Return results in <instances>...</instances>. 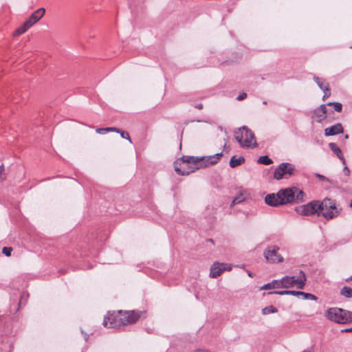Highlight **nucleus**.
Returning a JSON list of instances; mask_svg holds the SVG:
<instances>
[{
  "mask_svg": "<svg viewBox=\"0 0 352 352\" xmlns=\"http://www.w3.org/2000/svg\"><path fill=\"white\" fill-rule=\"evenodd\" d=\"M222 156V152L212 155L201 157L184 155L181 158L183 162L182 168L184 170H182L181 168L175 166V170L179 175H187L195 170L216 164Z\"/></svg>",
  "mask_w": 352,
  "mask_h": 352,
  "instance_id": "obj_1",
  "label": "nucleus"
},
{
  "mask_svg": "<svg viewBox=\"0 0 352 352\" xmlns=\"http://www.w3.org/2000/svg\"><path fill=\"white\" fill-rule=\"evenodd\" d=\"M296 211L305 216L317 214L326 220L330 219V199L326 198L323 201H314L307 204L300 206L296 208Z\"/></svg>",
  "mask_w": 352,
  "mask_h": 352,
  "instance_id": "obj_2",
  "label": "nucleus"
},
{
  "mask_svg": "<svg viewBox=\"0 0 352 352\" xmlns=\"http://www.w3.org/2000/svg\"><path fill=\"white\" fill-rule=\"evenodd\" d=\"M278 192L283 205L300 204L305 201V192L298 187L281 188Z\"/></svg>",
  "mask_w": 352,
  "mask_h": 352,
  "instance_id": "obj_3",
  "label": "nucleus"
},
{
  "mask_svg": "<svg viewBox=\"0 0 352 352\" xmlns=\"http://www.w3.org/2000/svg\"><path fill=\"white\" fill-rule=\"evenodd\" d=\"M234 138L242 148H254L257 145L254 133L245 126L234 131Z\"/></svg>",
  "mask_w": 352,
  "mask_h": 352,
  "instance_id": "obj_4",
  "label": "nucleus"
},
{
  "mask_svg": "<svg viewBox=\"0 0 352 352\" xmlns=\"http://www.w3.org/2000/svg\"><path fill=\"white\" fill-rule=\"evenodd\" d=\"M305 274L300 270L299 275L296 276H285L279 280L280 288H290L296 286L298 289H302L306 283Z\"/></svg>",
  "mask_w": 352,
  "mask_h": 352,
  "instance_id": "obj_5",
  "label": "nucleus"
},
{
  "mask_svg": "<svg viewBox=\"0 0 352 352\" xmlns=\"http://www.w3.org/2000/svg\"><path fill=\"white\" fill-rule=\"evenodd\" d=\"M295 171V166L291 163L283 162L280 164L274 171V178L276 180L288 179L292 176Z\"/></svg>",
  "mask_w": 352,
  "mask_h": 352,
  "instance_id": "obj_6",
  "label": "nucleus"
},
{
  "mask_svg": "<svg viewBox=\"0 0 352 352\" xmlns=\"http://www.w3.org/2000/svg\"><path fill=\"white\" fill-rule=\"evenodd\" d=\"M279 247L275 245H269L263 252V256L270 263H280L284 261L283 257L278 253Z\"/></svg>",
  "mask_w": 352,
  "mask_h": 352,
  "instance_id": "obj_7",
  "label": "nucleus"
},
{
  "mask_svg": "<svg viewBox=\"0 0 352 352\" xmlns=\"http://www.w3.org/2000/svg\"><path fill=\"white\" fill-rule=\"evenodd\" d=\"M351 312L340 308H331V320L340 324L352 321Z\"/></svg>",
  "mask_w": 352,
  "mask_h": 352,
  "instance_id": "obj_8",
  "label": "nucleus"
},
{
  "mask_svg": "<svg viewBox=\"0 0 352 352\" xmlns=\"http://www.w3.org/2000/svg\"><path fill=\"white\" fill-rule=\"evenodd\" d=\"M102 324L107 328H118L121 327L120 312H108L104 318Z\"/></svg>",
  "mask_w": 352,
  "mask_h": 352,
  "instance_id": "obj_9",
  "label": "nucleus"
},
{
  "mask_svg": "<svg viewBox=\"0 0 352 352\" xmlns=\"http://www.w3.org/2000/svg\"><path fill=\"white\" fill-rule=\"evenodd\" d=\"M120 312V321L121 326L127 325L135 322L139 318L140 314L139 312L135 311H119Z\"/></svg>",
  "mask_w": 352,
  "mask_h": 352,
  "instance_id": "obj_10",
  "label": "nucleus"
},
{
  "mask_svg": "<svg viewBox=\"0 0 352 352\" xmlns=\"http://www.w3.org/2000/svg\"><path fill=\"white\" fill-rule=\"evenodd\" d=\"M232 265L223 263H214L210 267V276L211 278H217L224 271H230Z\"/></svg>",
  "mask_w": 352,
  "mask_h": 352,
  "instance_id": "obj_11",
  "label": "nucleus"
},
{
  "mask_svg": "<svg viewBox=\"0 0 352 352\" xmlns=\"http://www.w3.org/2000/svg\"><path fill=\"white\" fill-rule=\"evenodd\" d=\"M330 106V102L320 105L315 109L312 114V119L317 122H322L327 118V107Z\"/></svg>",
  "mask_w": 352,
  "mask_h": 352,
  "instance_id": "obj_12",
  "label": "nucleus"
},
{
  "mask_svg": "<svg viewBox=\"0 0 352 352\" xmlns=\"http://www.w3.org/2000/svg\"><path fill=\"white\" fill-rule=\"evenodd\" d=\"M45 10L43 8H38L34 11L30 16L24 22L25 26L31 28L33 25L37 23L45 14Z\"/></svg>",
  "mask_w": 352,
  "mask_h": 352,
  "instance_id": "obj_13",
  "label": "nucleus"
},
{
  "mask_svg": "<svg viewBox=\"0 0 352 352\" xmlns=\"http://www.w3.org/2000/svg\"><path fill=\"white\" fill-rule=\"evenodd\" d=\"M265 202L267 205L272 207L283 206L279 192L268 194L265 197Z\"/></svg>",
  "mask_w": 352,
  "mask_h": 352,
  "instance_id": "obj_14",
  "label": "nucleus"
},
{
  "mask_svg": "<svg viewBox=\"0 0 352 352\" xmlns=\"http://www.w3.org/2000/svg\"><path fill=\"white\" fill-rule=\"evenodd\" d=\"M314 80L317 83L318 86L324 91L323 100H324V98L328 96L327 94V91H329L328 84H324L323 80L318 77H314Z\"/></svg>",
  "mask_w": 352,
  "mask_h": 352,
  "instance_id": "obj_15",
  "label": "nucleus"
},
{
  "mask_svg": "<svg viewBox=\"0 0 352 352\" xmlns=\"http://www.w3.org/2000/svg\"><path fill=\"white\" fill-rule=\"evenodd\" d=\"M275 288H280L279 280H273L272 282L263 285L261 287V290H267Z\"/></svg>",
  "mask_w": 352,
  "mask_h": 352,
  "instance_id": "obj_16",
  "label": "nucleus"
},
{
  "mask_svg": "<svg viewBox=\"0 0 352 352\" xmlns=\"http://www.w3.org/2000/svg\"><path fill=\"white\" fill-rule=\"evenodd\" d=\"M245 162V158L243 157H236V156L232 157L230 161V166L231 168H235L241 164H242Z\"/></svg>",
  "mask_w": 352,
  "mask_h": 352,
  "instance_id": "obj_17",
  "label": "nucleus"
},
{
  "mask_svg": "<svg viewBox=\"0 0 352 352\" xmlns=\"http://www.w3.org/2000/svg\"><path fill=\"white\" fill-rule=\"evenodd\" d=\"M297 297L301 298L304 300H316L317 297L315 295H313L309 293H305L303 292H297Z\"/></svg>",
  "mask_w": 352,
  "mask_h": 352,
  "instance_id": "obj_18",
  "label": "nucleus"
},
{
  "mask_svg": "<svg viewBox=\"0 0 352 352\" xmlns=\"http://www.w3.org/2000/svg\"><path fill=\"white\" fill-rule=\"evenodd\" d=\"M331 151L338 157V158L344 164V158L339 147L334 143H331Z\"/></svg>",
  "mask_w": 352,
  "mask_h": 352,
  "instance_id": "obj_19",
  "label": "nucleus"
},
{
  "mask_svg": "<svg viewBox=\"0 0 352 352\" xmlns=\"http://www.w3.org/2000/svg\"><path fill=\"white\" fill-rule=\"evenodd\" d=\"M30 28L25 26V23H23L20 27H19L13 33L14 36H18L24 32H25Z\"/></svg>",
  "mask_w": 352,
  "mask_h": 352,
  "instance_id": "obj_20",
  "label": "nucleus"
},
{
  "mask_svg": "<svg viewBox=\"0 0 352 352\" xmlns=\"http://www.w3.org/2000/svg\"><path fill=\"white\" fill-rule=\"evenodd\" d=\"M107 132H118V129L116 127H106L96 129V133L99 134H104Z\"/></svg>",
  "mask_w": 352,
  "mask_h": 352,
  "instance_id": "obj_21",
  "label": "nucleus"
},
{
  "mask_svg": "<svg viewBox=\"0 0 352 352\" xmlns=\"http://www.w3.org/2000/svg\"><path fill=\"white\" fill-rule=\"evenodd\" d=\"M298 291H292V290H283V291H276L273 292H270V294H275L278 295H292L296 296Z\"/></svg>",
  "mask_w": 352,
  "mask_h": 352,
  "instance_id": "obj_22",
  "label": "nucleus"
},
{
  "mask_svg": "<svg viewBox=\"0 0 352 352\" xmlns=\"http://www.w3.org/2000/svg\"><path fill=\"white\" fill-rule=\"evenodd\" d=\"M343 133V127L341 124H337L331 126V135Z\"/></svg>",
  "mask_w": 352,
  "mask_h": 352,
  "instance_id": "obj_23",
  "label": "nucleus"
},
{
  "mask_svg": "<svg viewBox=\"0 0 352 352\" xmlns=\"http://www.w3.org/2000/svg\"><path fill=\"white\" fill-rule=\"evenodd\" d=\"M257 162L259 164L265 165H270L273 163L272 159H270L267 155H263L259 157Z\"/></svg>",
  "mask_w": 352,
  "mask_h": 352,
  "instance_id": "obj_24",
  "label": "nucleus"
},
{
  "mask_svg": "<svg viewBox=\"0 0 352 352\" xmlns=\"http://www.w3.org/2000/svg\"><path fill=\"white\" fill-rule=\"evenodd\" d=\"M341 295L346 297V298H351L352 297V288L349 287H344L342 288L340 291Z\"/></svg>",
  "mask_w": 352,
  "mask_h": 352,
  "instance_id": "obj_25",
  "label": "nucleus"
},
{
  "mask_svg": "<svg viewBox=\"0 0 352 352\" xmlns=\"http://www.w3.org/2000/svg\"><path fill=\"white\" fill-rule=\"evenodd\" d=\"M277 311H278L277 309L275 308L272 305L266 307L262 309V311H261V312L263 315H268L270 314L276 313Z\"/></svg>",
  "mask_w": 352,
  "mask_h": 352,
  "instance_id": "obj_26",
  "label": "nucleus"
},
{
  "mask_svg": "<svg viewBox=\"0 0 352 352\" xmlns=\"http://www.w3.org/2000/svg\"><path fill=\"white\" fill-rule=\"evenodd\" d=\"M244 197L242 194H240L234 197L232 200V204L230 205L231 207L234 206L235 204L241 203L244 200Z\"/></svg>",
  "mask_w": 352,
  "mask_h": 352,
  "instance_id": "obj_27",
  "label": "nucleus"
},
{
  "mask_svg": "<svg viewBox=\"0 0 352 352\" xmlns=\"http://www.w3.org/2000/svg\"><path fill=\"white\" fill-rule=\"evenodd\" d=\"M118 133L120 134V136H121L122 138H124V139H126V140H129V142H131V143L132 142H131V138H130V136H129V133H128L127 132H125V131H121V130H120V129H118Z\"/></svg>",
  "mask_w": 352,
  "mask_h": 352,
  "instance_id": "obj_28",
  "label": "nucleus"
},
{
  "mask_svg": "<svg viewBox=\"0 0 352 352\" xmlns=\"http://www.w3.org/2000/svg\"><path fill=\"white\" fill-rule=\"evenodd\" d=\"M331 106H333L335 111L338 112H340L342 111V105L340 102H331Z\"/></svg>",
  "mask_w": 352,
  "mask_h": 352,
  "instance_id": "obj_29",
  "label": "nucleus"
},
{
  "mask_svg": "<svg viewBox=\"0 0 352 352\" xmlns=\"http://www.w3.org/2000/svg\"><path fill=\"white\" fill-rule=\"evenodd\" d=\"M12 251V248L10 247H4L2 250V253L5 254L6 256H10L11 255Z\"/></svg>",
  "mask_w": 352,
  "mask_h": 352,
  "instance_id": "obj_30",
  "label": "nucleus"
},
{
  "mask_svg": "<svg viewBox=\"0 0 352 352\" xmlns=\"http://www.w3.org/2000/svg\"><path fill=\"white\" fill-rule=\"evenodd\" d=\"M339 212L340 210L335 206V205L331 204V219L338 216Z\"/></svg>",
  "mask_w": 352,
  "mask_h": 352,
  "instance_id": "obj_31",
  "label": "nucleus"
},
{
  "mask_svg": "<svg viewBox=\"0 0 352 352\" xmlns=\"http://www.w3.org/2000/svg\"><path fill=\"white\" fill-rule=\"evenodd\" d=\"M247 97V94L245 93H242L241 94H239L237 98H236V100H243V99H245V98Z\"/></svg>",
  "mask_w": 352,
  "mask_h": 352,
  "instance_id": "obj_32",
  "label": "nucleus"
},
{
  "mask_svg": "<svg viewBox=\"0 0 352 352\" xmlns=\"http://www.w3.org/2000/svg\"><path fill=\"white\" fill-rule=\"evenodd\" d=\"M3 170H4L3 166L1 165L0 166V182L3 180L5 178V177L3 175Z\"/></svg>",
  "mask_w": 352,
  "mask_h": 352,
  "instance_id": "obj_33",
  "label": "nucleus"
},
{
  "mask_svg": "<svg viewBox=\"0 0 352 352\" xmlns=\"http://www.w3.org/2000/svg\"><path fill=\"white\" fill-rule=\"evenodd\" d=\"M315 175H316V177H317L318 178H319L320 179H324V180L329 181L328 178L325 177L324 176H323L320 174L316 173Z\"/></svg>",
  "mask_w": 352,
  "mask_h": 352,
  "instance_id": "obj_34",
  "label": "nucleus"
},
{
  "mask_svg": "<svg viewBox=\"0 0 352 352\" xmlns=\"http://www.w3.org/2000/svg\"><path fill=\"white\" fill-rule=\"evenodd\" d=\"M324 135L326 136H330V127H327L324 129Z\"/></svg>",
  "mask_w": 352,
  "mask_h": 352,
  "instance_id": "obj_35",
  "label": "nucleus"
},
{
  "mask_svg": "<svg viewBox=\"0 0 352 352\" xmlns=\"http://www.w3.org/2000/svg\"><path fill=\"white\" fill-rule=\"evenodd\" d=\"M325 316L327 318L330 319V309H327L325 311Z\"/></svg>",
  "mask_w": 352,
  "mask_h": 352,
  "instance_id": "obj_36",
  "label": "nucleus"
},
{
  "mask_svg": "<svg viewBox=\"0 0 352 352\" xmlns=\"http://www.w3.org/2000/svg\"><path fill=\"white\" fill-rule=\"evenodd\" d=\"M342 332H352V327L342 330Z\"/></svg>",
  "mask_w": 352,
  "mask_h": 352,
  "instance_id": "obj_37",
  "label": "nucleus"
},
{
  "mask_svg": "<svg viewBox=\"0 0 352 352\" xmlns=\"http://www.w3.org/2000/svg\"><path fill=\"white\" fill-rule=\"evenodd\" d=\"M195 352H209V351H208L206 350H204V349H197Z\"/></svg>",
  "mask_w": 352,
  "mask_h": 352,
  "instance_id": "obj_38",
  "label": "nucleus"
},
{
  "mask_svg": "<svg viewBox=\"0 0 352 352\" xmlns=\"http://www.w3.org/2000/svg\"><path fill=\"white\" fill-rule=\"evenodd\" d=\"M197 107L198 109H201V108H202V104H198V105L197 106Z\"/></svg>",
  "mask_w": 352,
  "mask_h": 352,
  "instance_id": "obj_39",
  "label": "nucleus"
},
{
  "mask_svg": "<svg viewBox=\"0 0 352 352\" xmlns=\"http://www.w3.org/2000/svg\"><path fill=\"white\" fill-rule=\"evenodd\" d=\"M248 276H250V277H252V274L250 272H248Z\"/></svg>",
  "mask_w": 352,
  "mask_h": 352,
  "instance_id": "obj_40",
  "label": "nucleus"
},
{
  "mask_svg": "<svg viewBox=\"0 0 352 352\" xmlns=\"http://www.w3.org/2000/svg\"><path fill=\"white\" fill-rule=\"evenodd\" d=\"M344 138H345V139H348V138H349V135H348L347 134H346V135H345Z\"/></svg>",
  "mask_w": 352,
  "mask_h": 352,
  "instance_id": "obj_41",
  "label": "nucleus"
},
{
  "mask_svg": "<svg viewBox=\"0 0 352 352\" xmlns=\"http://www.w3.org/2000/svg\"><path fill=\"white\" fill-rule=\"evenodd\" d=\"M25 294H23V296H21V299H22L23 298H24V297H25Z\"/></svg>",
  "mask_w": 352,
  "mask_h": 352,
  "instance_id": "obj_42",
  "label": "nucleus"
},
{
  "mask_svg": "<svg viewBox=\"0 0 352 352\" xmlns=\"http://www.w3.org/2000/svg\"><path fill=\"white\" fill-rule=\"evenodd\" d=\"M263 103L264 104H267V102H266V101H263Z\"/></svg>",
  "mask_w": 352,
  "mask_h": 352,
  "instance_id": "obj_43",
  "label": "nucleus"
},
{
  "mask_svg": "<svg viewBox=\"0 0 352 352\" xmlns=\"http://www.w3.org/2000/svg\"><path fill=\"white\" fill-rule=\"evenodd\" d=\"M302 352H309L308 350H304Z\"/></svg>",
  "mask_w": 352,
  "mask_h": 352,
  "instance_id": "obj_44",
  "label": "nucleus"
},
{
  "mask_svg": "<svg viewBox=\"0 0 352 352\" xmlns=\"http://www.w3.org/2000/svg\"><path fill=\"white\" fill-rule=\"evenodd\" d=\"M350 206L352 207V201L350 204Z\"/></svg>",
  "mask_w": 352,
  "mask_h": 352,
  "instance_id": "obj_45",
  "label": "nucleus"
}]
</instances>
